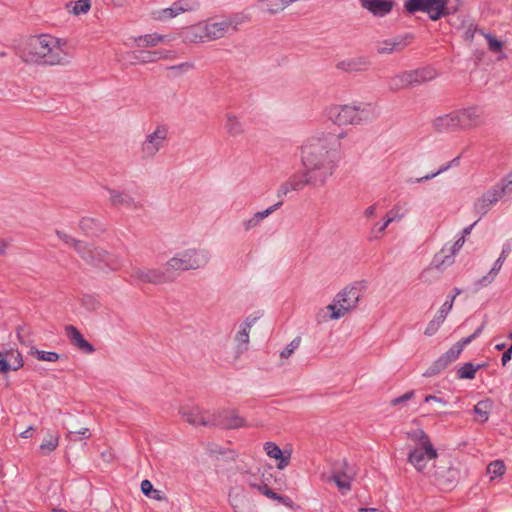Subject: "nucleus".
Listing matches in <instances>:
<instances>
[{
  "label": "nucleus",
  "mask_w": 512,
  "mask_h": 512,
  "mask_svg": "<svg viewBox=\"0 0 512 512\" xmlns=\"http://www.w3.org/2000/svg\"><path fill=\"white\" fill-rule=\"evenodd\" d=\"M354 475V469L346 460H342L334 464L331 479L336 483L340 490L348 491L351 489V481L353 480Z\"/></svg>",
  "instance_id": "obj_13"
},
{
  "label": "nucleus",
  "mask_w": 512,
  "mask_h": 512,
  "mask_svg": "<svg viewBox=\"0 0 512 512\" xmlns=\"http://www.w3.org/2000/svg\"><path fill=\"white\" fill-rule=\"evenodd\" d=\"M511 250H512V239H508L503 244L501 254L498 258L505 261L507 256L510 254Z\"/></svg>",
  "instance_id": "obj_57"
},
{
  "label": "nucleus",
  "mask_w": 512,
  "mask_h": 512,
  "mask_svg": "<svg viewBox=\"0 0 512 512\" xmlns=\"http://www.w3.org/2000/svg\"><path fill=\"white\" fill-rule=\"evenodd\" d=\"M482 329L483 326H480L479 328L476 329V331L473 334L466 338H463L462 340L455 343L452 347H450V358H457L463 351L464 347L471 343L476 337L480 335Z\"/></svg>",
  "instance_id": "obj_32"
},
{
  "label": "nucleus",
  "mask_w": 512,
  "mask_h": 512,
  "mask_svg": "<svg viewBox=\"0 0 512 512\" xmlns=\"http://www.w3.org/2000/svg\"><path fill=\"white\" fill-rule=\"evenodd\" d=\"M446 3L447 0H406L404 8L409 14L427 13L432 21H436L447 14Z\"/></svg>",
  "instance_id": "obj_7"
},
{
  "label": "nucleus",
  "mask_w": 512,
  "mask_h": 512,
  "mask_svg": "<svg viewBox=\"0 0 512 512\" xmlns=\"http://www.w3.org/2000/svg\"><path fill=\"white\" fill-rule=\"evenodd\" d=\"M82 305L89 311H94L100 306L99 301L93 295L85 294L81 299Z\"/></svg>",
  "instance_id": "obj_45"
},
{
  "label": "nucleus",
  "mask_w": 512,
  "mask_h": 512,
  "mask_svg": "<svg viewBox=\"0 0 512 512\" xmlns=\"http://www.w3.org/2000/svg\"><path fill=\"white\" fill-rule=\"evenodd\" d=\"M142 493L149 498L161 501L165 499V496L163 495L162 491L154 489L153 484L145 479L141 482L140 485Z\"/></svg>",
  "instance_id": "obj_38"
},
{
  "label": "nucleus",
  "mask_w": 512,
  "mask_h": 512,
  "mask_svg": "<svg viewBox=\"0 0 512 512\" xmlns=\"http://www.w3.org/2000/svg\"><path fill=\"white\" fill-rule=\"evenodd\" d=\"M29 355L34 356L39 361L56 362L62 358V355L54 351H43L32 346L28 352Z\"/></svg>",
  "instance_id": "obj_35"
},
{
  "label": "nucleus",
  "mask_w": 512,
  "mask_h": 512,
  "mask_svg": "<svg viewBox=\"0 0 512 512\" xmlns=\"http://www.w3.org/2000/svg\"><path fill=\"white\" fill-rule=\"evenodd\" d=\"M132 277L143 283L159 285L173 282L176 278V275L169 271L168 267L165 266L164 269L135 268L133 270Z\"/></svg>",
  "instance_id": "obj_9"
},
{
  "label": "nucleus",
  "mask_w": 512,
  "mask_h": 512,
  "mask_svg": "<svg viewBox=\"0 0 512 512\" xmlns=\"http://www.w3.org/2000/svg\"><path fill=\"white\" fill-rule=\"evenodd\" d=\"M254 486L259 490V492H261L266 497L273 499V500H276L278 498L279 494L276 493L275 491H273L271 488H269L266 484L254 485Z\"/></svg>",
  "instance_id": "obj_52"
},
{
  "label": "nucleus",
  "mask_w": 512,
  "mask_h": 512,
  "mask_svg": "<svg viewBox=\"0 0 512 512\" xmlns=\"http://www.w3.org/2000/svg\"><path fill=\"white\" fill-rule=\"evenodd\" d=\"M459 28L465 29L464 31V39L467 41H471L475 35V33L479 34V28L471 21L469 17H465L462 20V24Z\"/></svg>",
  "instance_id": "obj_42"
},
{
  "label": "nucleus",
  "mask_w": 512,
  "mask_h": 512,
  "mask_svg": "<svg viewBox=\"0 0 512 512\" xmlns=\"http://www.w3.org/2000/svg\"><path fill=\"white\" fill-rule=\"evenodd\" d=\"M505 261H503L502 259H497L491 270L489 271V273L485 276H483V278L481 279V283L483 284H487V283H491L494 279V277L498 274V272L501 270L502 268V265Z\"/></svg>",
  "instance_id": "obj_44"
},
{
  "label": "nucleus",
  "mask_w": 512,
  "mask_h": 512,
  "mask_svg": "<svg viewBox=\"0 0 512 512\" xmlns=\"http://www.w3.org/2000/svg\"><path fill=\"white\" fill-rule=\"evenodd\" d=\"M482 123V112L475 107L457 110L450 115V126L453 127L471 129L480 126Z\"/></svg>",
  "instance_id": "obj_8"
},
{
  "label": "nucleus",
  "mask_w": 512,
  "mask_h": 512,
  "mask_svg": "<svg viewBox=\"0 0 512 512\" xmlns=\"http://www.w3.org/2000/svg\"><path fill=\"white\" fill-rule=\"evenodd\" d=\"M59 444V435H49L47 439H44L40 445V450L44 455L54 451Z\"/></svg>",
  "instance_id": "obj_43"
},
{
  "label": "nucleus",
  "mask_w": 512,
  "mask_h": 512,
  "mask_svg": "<svg viewBox=\"0 0 512 512\" xmlns=\"http://www.w3.org/2000/svg\"><path fill=\"white\" fill-rule=\"evenodd\" d=\"M499 189L500 192H512V172L501 181Z\"/></svg>",
  "instance_id": "obj_54"
},
{
  "label": "nucleus",
  "mask_w": 512,
  "mask_h": 512,
  "mask_svg": "<svg viewBox=\"0 0 512 512\" xmlns=\"http://www.w3.org/2000/svg\"><path fill=\"white\" fill-rule=\"evenodd\" d=\"M264 450L270 458L278 460L277 468L279 470H283L288 466L291 458L290 451L281 450L274 442H266L264 444Z\"/></svg>",
  "instance_id": "obj_21"
},
{
  "label": "nucleus",
  "mask_w": 512,
  "mask_h": 512,
  "mask_svg": "<svg viewBox=\"0 0 512 512\" xmlns=\"http://www.w3.org/2000/svg\"><path fill=\"white\" fill-rule=\"evenodd\" d=\"M448 366V352L442 354L424 373V377H432Z\"/></svg>",
  "instance_id": "obj_36"
},
{
  "label": "nucleus",
  "mask_w": 512,
  "mask_h": 512,
  "mask_svg": "<svg viewBox=\"0 0 512 512\" xmlns=\"http://www.w3.org/2000/svg\"><path fill=\"white\" fill-rule=\"evenodd\" d=\"M413 396H414V391L413 390L408 391V392L404 393L403 395L392 399L391 404L393 406L399 405L401 403H404V402L412 399Z\"/></svg>",
  "instance_id": "obj_55"
},
{
  "label": "nucleus",
  "mask_w": 512,
  "mask_h": 512,
  "mask_svg": "<svg viewBox=\"0 0 512 512\" xmlns=\"http://www.w3.org/2000/svg\"><path fill=\"white\" fill-rule=\"evenodd\" d=\"M371 61L366 56H357L342 60L336 64L337 69L352 73L365 72L369 69Z\"/></svg>",
  "instance_id": "obj_18"
},
{
  "label": "nucleus",
  "mask_w": 512,
  "mask_h": 512,
  "mask_svg": "<svg viewBox=\"0 0 512 512\" xmlns=\"http://www.w3.org/2000/svg\"><path fill=\"white\" fill-rule=\"evenodd\" d=\"M213 426L236 429L245 426V421L235 410H223L213 414Z\"/></svg>",
  "instance_id": "obj_14"
},
{
  "label": "nucleus",
  "mask_w": 512,
  "mask_h": 512,
  "mask_svg": "<svg viewBox=\"0 0 512 512\" xmlns=\"http://www.w3.org/2000/svg\"><path fill=\"white\" fill-rule=\"evenodd\" d=\"M184 41L187 43H200L206 39L204 26L201 24L193 25L183 32Z\"/></svg>",
  "instance_id": "obj_29"
},
{
  "label": "nucleus",
  "mask_w": 512,
  "mask_h": 512,
  "mask_svg": "<svg viewBox=\"0 0 512 512\" xmlns=\"http://www.w3.org/2000/svg\"><path fill=\"white\" fill-rule=\"evenodd\" d=\"M226 131L230 136L236 137L244 133V127L239 118L233 114L226 116Z\"/></svg>",
  "instance_id": "obj_34"
},
{
  "label": "nucleus",
  "mask_w": 512,
  "mask_h": 512,
  "mask_svg": "<svg viewBox=\"0 0 512 512\" xmlns=\"http://www.w3.org/2000/svg\"><path fill=\"white\" fill-rule=\"evenodd\" d=\"M448 301L444 302L438 311V315L429 322L427 328L425 329V334L427 336H432L439 329L440 325L444 322L446 315L448 313L447 309Z\"/></svg>",
  "instance_id": "obj_31"
},
{
  "label": "nucleus",
  "mask_w": 512,
  "mask_h": 512,
  "mask_svg": "<svg viewBox=\"0 0 512 512\" xmlns=\"http://www.w3.org/2000/svg\"><path fill=\"white\" fill-rule=\"evenodd\" d=\"M91 8L90 0H78L74 2L72 12L75 15L86 14Z\"/></svg>",
  "instance_id": "obj_46"
},
{
  "label": "nucleus",
  "mask_w": 512,
  "mask_h": 512,
  "mask_svg": "<svg viewBox=\"0 0 512 512\" xmlns=\"http://www.w3.org/2000/svg\"><path fill=\"white\" fill-rule=\"evenodd\" d=\"M479 34L483 36L487 40L488 49L492 53H499V60L505 59L506 55L502 53L504 42L498 40L491 33L485 32L484 30H479Z\"/></svg>",
  "instance_id": "obj_30"
},
{
  "label": "nucleus",
  "mask_w": 512,
  "mask_h": 512,
  "mask_svg": "<svg viewBox=\"0 0 512 512\" xmlns=\"http://www.w3.org/2000/svg\"><path fill=\"white\" fill-rule=\"evenodd\" d=\"M65 334L69 339L70 344L75 348L81 350L85 354H92L95 352L94 346L84 338L75 326L66 325Z\"/></svg>",
  "instance_id": "obj_17"
},
{
  "label": "nucleus",
  "mask_w": 512,
  "mask_h": 512,
  "mask_svg": "<svg viewBox=\"0 0 512 512\" xmlns=\"http://www.w3.org/2000/svg\"><path fill=\"white\" fill-rule=\"evenodd\" d=\"M198 7L195 0H177L171 7L153 12V18L156 20H169L181 13L190 12Z\"/></svg>",
  "instance_id": "obj_12"
},
{
  "label": "nucleus",
  "mask_w": 512,
  "mask_h": 512,
  "mask_svg": "<svg viewBox=\"0 0 512 512\" xmlns=\"http://www.w3.org/2000/svg\"><path fill=\"white\" fill-rule=\"evenodd\" d=\"M364 289V282H355L340 291L334 299V304L327 306V309L331 312L329 318L337 320L355 308L362 297Z\"/></svg>",
  "instance_id": "obj_3"
},
{
  "label": "nucleus",
  "mask_w": 512,
  "mask_h": 512,
  "mask_svg": "<svg viewBox=\"0 0 512 512\" xmlns=\"http://www.w3.org/2000/svg\"><path fill=\"white\" fill-rule=\"evenodd\" d=\"M281 205H282V201H278L277 203L273 204L272 206L268 207L267 209L255 213L254 217L257 219L258 222H260L264 218L269 216L272 212H274L276 209H278Z\"/></svg>",
  "instance_id": "obj_50"
},
{
  "label": "nucleus",
  "mask_w": 512,
  "mask_h": 512,
  "mask_svg": "<svg viewBox=\"0 0 512 512\" xmlns=\"http://www.w3.org/2000/svg\"><path fill=\"white\" fill-rule=\"evenodd\" d=\"M65 46L63 39L48 34L33 35L18 47L17 53L27 64L65 66L70 62Z\"/></svg>",
  "instance_id": "obj_2"
},
{
  "label": "nucleus",
  "mask_w": 512,
  "mask_h": 512,
  "mask_svg": "<svg viewBox=\"0 0 512 512\" xmlns=\"http://www.w3.org/2000/svg\"><path fill=\"white\" fill-rule=\"evenodd\" d=\"M344 133L318 132L301 146V160L306 173L292 176L283 186L282 192L317 189L331 176L338 160L340 139Z\"/></svg>",
  "instance_id": "obj_1"
},
{
  "label": "nucleus",
  "mask_w": 512,
  "mask_h": 512,
  "mask_svg": "<svg viewBox=\"0 0 512 512\" xmlns=\"http://www.w3.org/2000/svg\"><path fill=\"white\" fill-rule=\"evenodd\" d=\"M56 235L58 236L59 239L64 241L66 244L72 245L75 250H76V244H82L83 243L82 241H79V240L73 238L72 236L66 234L65 232H62V231H59V230H56Z\"/></svg>",
  "instance_id": "obj_51"
},
{
  "label": "nucleus",
  "mask_w": 512,
  "mask_h": 512,
  "mask_svg": "<svg viewBox=\"0 0 512 512\" xmlns=\"http://www.w3.org/2000/svg\"><path fill=\"white\" fill-rule=\"evenodd\" d=\"M80 229L85 235L98 237L105 231V225L99 218L83 217L79 223Z\"/></svg>",
  "instance_id": "obj_23"
},
{
  "label": "nucleus",
  "mask_w": 512,
  "mask_h": 512,
  "mask_svg": "<svg viewBox=\"0 0 512 512\" xmlns=\"http://www.w3.org/2000/svg\"><path fill=\"white\" fill-rule=\"evenodd\" d=\"M448 259V254L445 253L444 248L437 253L431 261L429 267L421 274V279L428 280L429 276L434 272H443L445 270L444 264Z\"/></svg>",
  "instance_id": "obj_25"
},
{
  "label": "nucleus",
  "mask_w": 512,
  "mask_h": 512,
  "mask_svg": "<svg viewBox=\"0 0 512 512\" xmlns=\"http://www.w3.org/2000/svg\"><path fill=\"white\" fill-rule=\"evenodd\" d=\"M407 437L418 443V446L425 445L426 452L428 453V460L437 457V451L433 447L428 435L422 429H415L407 432Z\"/></svg>",
  "instance_id": "obj_24"
},
{
  "label": "nucleus",
  "mask_w": 512,
  "mask_h": 512,
  "mask_svg": "<svg viewBox=\"0 0 512 512\" xmlns=\"http://www.w3.org/2000/svg\"><path fill=\"white\" fill-rule=\"evenodd\" d=\"M492 409V402L489 399L479 401L474 406V413L479 416L481 422H486L489 419L490 411Z\"/></svg>",
  "instance_id": "obj_37"
},
{
  "label": "nucleus",
  "mask_w": 512,
  "mask_h": 512,
  "mask_svg": "<svg viewBox=\"0 0 512 512\" xmlns=\"http://www.w3.org/2000/svg\"><path fill=\"white\" fill-rule=\"evenodd\" d=\"M76 252L87 264L102 268L104 249L83 242L76 244Z\"/></svg>",
  "instance_id": "obj_15"
},
{
  "label": "nucleus",
  "mask_w": 512,
  "mask_h": 512,
  "mask_svg": "<svg viewBox=\"0 0 512 512\" xmlns=\"http://www.w3.org/2000/svg\"><path fill=\"white\" fill-rule=\"evenodd\" d=\"M506 471V466L502 460H494L487 466L486 472L490 476V480L502 477Z\"/></svg>",
  "instance_id": "obj_39"
},
{
  "label": "nucleus",
  "mask_w": 512,
  "mask_h": 512,
  "mask_svg": "<svg viewBox=\"0 0 512 512\" xmlns=\"http://www.w3.org/2000/svg\"><path fill=\"white\" fill-rule=\"evenodd\" d=\"M78 435L80 436V439H88L91 436L88 428H82L78 431H69L66 438L69 441H77Z\"/></svg>",
  "instance_id": "obj_48"
},
{
  "label": "nucleus",
  "mask_w": 512,
  "mask_h": 512,
  "mask_svg": "<svg viewBox=\"0 0 512 512\" xmlns=\"http://www.w3.org/2000/svg\"><path fill=\"white\" fill-rule=\"evenodd\" d=\"M193 68H194V65L190 62H184L179 65H174V66L168 67L169 70L178 71V72H187L188 70L193 69Z\"/></svg>",
  "instance_id": "obj_58"
},
{
  "label": "nucleus",
  "mask_w": 512,
  "mask_h": 512,
  "mask_svg": "<svg viewBox=\"0 0 512 512\" xmlns=\"http://www.w3.org/2000/svg\"><path fill=\"white\" fill-rule=\"evenodd\" d=\"M466 4V0H450V14L461 11Z\"/></svg>",
  "instance_id": "obj_59"
},
{
  "label": "nucleus",
  "mask_w": 512,
  "mask_h": 512,
  "mask_svg": "<svg viewBox=\"0 0 512 512\" xmlns=\"http://www.w3.org/2000/svg\"><path fill=\"white\" fill-rule=\"evenodd\" d=\"M167 136L168 129L165 126H158L152 133L148 134L141 146L142 158H153L163 147Z\"/></svg>",
  "instance_id": "obj_11"
},
{
  "label": "nucleus",
  "mask_w": 512,
  "mask_h": 512,
  "mask_svg": "<svg viewBox=\"0 0 512 512\" xmlns=\"http://www.w3.org/2000/svg\"><path fill=\"white\" fill-rule=\"evenodd\" d=\"M437 75L436 70L431 66L404 71L390 79L389 88L398 91L415 87L435 79Z\"/></svg>",
  "instance_id": "obj_5"
},
{
  "label": "nucleus",
  "mask_w": 512,
  "mask_h": 512,
  "mask_svg": "<svg viewBox=\"0 0 512 512\" xmlns=\"http://www.w3.org/2000/svg\"><path fill=\"white\" fill-rule=\"evenodd\" d=\"M210 252L206 249H187L170 258L165 266L173 272L196 270L205 267L210 260Z\"/></svg>",
  "instance_id": "obj_4"
},
{
  "label": "nucleus",
  "mask_w": 512,
  "mask_h": 512,
  "mask_svg": "<svg viewBox=\"0 0 512 512\" xmlns=\"http://www.w3.org/2000/svg\"><path fill=\"white\" fill-rule=\"evenodd\" d=\"M24 365V361H23V358H22V355L21 353L17 352V355L13 361V364H11V370H18L20 368H22Z\"/></svg>",
  "instance_id": "obj_62"
},
{
  "label": "nucleus",
  "mask_w": 512,
  "mask_h": 512,
  "mask_svg": "<svg viewBox=\"0 0 512 512\" xmlns=\"http://www.w3.org/2000/svg\"><path fill=\"white\" fill-rule=\"evenodd\" d=\"M362 8L376 17H384L389 14L394 6L392 0H360Z\"/></svg>",
  "instance_id": "obj_20"
},
{
  "label": "nucleus",
  "mask_w": 512,
  "mask_h": 512,
  "mask_svg": "<svg viewBox=\"0 0 512 512\" xmlns=\"http://www.w3.org/2000/svg\"><path fill=\"white\" fill-rule=\"evenodd\" d=\"M486 365L485 364H477V365H474L473 363L471 362H466L460 366H456L454 368L455 370V374H456V377L460 380H463V379H474L475 378V375H476V372L485 367Z\"/></svg>",
  "instance_id": "obj_28"
},
{
  "label": "nucleus",
  "mask_w": 512,
  "mask_h": 512,
  "mask_svg": "<svg viewBox=\"0 0 512 512\" xmlns=\"http://www.w3.org/2000/svg\"><path fill=\"white\" fill-rule=\"evenodd\" d=\"M102 268L101 269H109V270H117L121 266V260L118 256L111 254L104 250V255L102 256Z\"/></svg>",
  "instance_id": "obj_41"
},
{
  "label": "nucleus",
  "mask_w": 512,
  "mask_h": 512,
  "mask_svg": "<svg viewBox=\"0 0 512 512\" xmlns=\"http://www.w3.org/2000/svg\"><path fill=\"white\" fill-rule=\"evenodd\" d=\"M413 36L406 34L404 36H398L394 39L383 41L377 48L378 54H391L393 52L402 51L406 46L409 45Z\"/></svg>",
  "instance_id": "obj_19"
},
{
  "label": "nucleus",
  "mask_w": 512,
  "mask_h": 512,
  "mask_svg": "<svg viewBox=\"0 0 512 512\" xmlns=\"http://www.w3.org/2000/svg\"><path fill=\"white\" fill-rule=\"evenodd\" d=\"M448 168V166H445V165H442L440 166L438 169L436 170H432L430 172H427L425 174H419L416 178H415V182H422L424 180H429L435 176H437L438 174H440L441 172L445 171L446 169Z\"/></svg>",
  "instance_id": "obj_49"
},
{
  "label": "nucleus",
  "mask_w": 512,
  "mask_h": 512,
  "mask_svg": "<svg viewBox=\"0 0 512 512\" xmlns=\"http://www.w3.org/2000/svg\"><path fill=\"white\" fill-rule=\"evenodd\" d=\"M426 459H428V453L425 445L417 446L408 453V461L417 471H422L426 467Z\"/></svg>",
  "instance_id": "obj_26"
},
{
  "label": "nucleus",
  "mask_w": 512,
  "mask_h": 512,
  "mask_svg": "<svg viewBox=\"0 0 512 512\" xmlns=\"http://www.w3.org/2000/svg\"><path fill=\"white\" fill-rule=\"evenodd\" d=\"M163 41H164V36L158 35L156 33L140 36L139 38L136 39L137 45L139 47H153Z\"/></svg>",
  "instance_id": "obj_40"
},
{
  "label": "nucleus",
  "mask_w": 512,
  "mask_h": 512,
  "mask_svg": "<svg viewBox=\"0 0 512 512\" xmlns=\"http://www.w3.org/2000/svg\"><path fill=\"white\" fill-rule=\"evenodd\" d=\"M168 57V52L164 50L148 51L140 50L132 53L131 63L136 64H147L153 63L160 59Z\"/></svg>",
  "instance_id": "obj_22"
},
{
  "label": "nucleus",
  "mask_w": 512,
  "mask_h": 512,
  "mask_svg": "<svg viewBox=\"0 0 512 512\" xmlns=\"http://www.w3.org/2000/svg\"><path fill=\"white\" fill-rule=\"evenodd\" d=\"M179 414L191 425L213 426V415L209 418L205 417L197 406H183Z\"/></svg>",
  "instance_id": "obj_16"
},
{
  "label": "nucleus",
  "mask_w": 512,
  "mask_h": 512,
  "mask_svg": "<svg viewBox=\"0 0 512 512\" xmlns=\"http://www.w3.org/2000/svg\"><path fill=\"white\" fill-rule=\"evenodd\" d=\"M329 119L337 125L359 124L368 119V113L360 106L334 105L328 109Z\"/></svg>",
  "instance_id": "obj_6"
},
{
  "label": "nucleus",
  "mask_w": 512,
  "mask_h": 512,
  "mask_svg": "<svg viewBox=\"0 0 512 512\" xmlns=\"http://www.w3.org/2000/svg\"><path fill=\"white\" fill-rule=\"evenodd\" d=\"M276 500L281 502L286 507H293V505H294V502L292 501V499L290 497H288V496H285V495H280L279 494L278 498Z\"/></svg>",
  "instance_id": "obj_64"
},
{
  "label": "nucleus",
  "mask_w": 512,
  "mask_h": 512,
  "mask_svg": "<svg viewBox=\"0 0 512 512\" xmlns=\"http://www.w3.org/2000/svg\"><path fill=\"white\" fill-rule=\"evenodd\" d=\"M110 201L115 207H124L127 209L138 207V202L135 201L130 194H111Z\"/></svg>",
  "instance_id": "obj_33"
},
{
  "label": "nucleus",
  "mask_w": 512,
  "mask_h": 512,
  "mask_svg": "<svg viewBox=\"0 0 512 512\" xmlns=\"http://www.w3.org/2000/svg\"><path fill=\"white\" fill-rule=\"evenodd\" d=\"M236 340L239 345H247L249 342V330L241 327L236 335Z\"/></svg>",
  "instance_id": "obj_53"
},
{
  "label": "nucleus",
  "mask_w": 512,
  "mask_h": 512,
  "mask_svg": "<svg viewBox=\"0 0 512 512\" xmlns=\"http://www.w3.org/2000/svg\"><path fill=\"white\" fill-rule=\"evenodd\" d=\"M390 223L391 219H385L383 223H376L372 228V233H376L374 238H378V234L384 232Z\"/></svg>",
  "instance_id": "obj_56"
},
{
  "label": "nucleus",
  "mask_w": 512,
  "mask_h": 512,
  "mask_svg": "<svg viewBox=\"0 0 512 512\" xmlns=\"http://www.w3.org/2000/svg\"><path fill=\"white\" fill-rule=\"evenodd\" d=\"M500 199L501 194H483L474 204L475 212L480 216L485 215Z\"/></svg>",
  "instance_id": "obj_27"
},
{
  "label": "nucleus",
  "mask_w": 512,
  "mask_h": 512,
  "mask_svg": "<svg viewBox=\"0 0 512 512\" xmlns=\"http://www.w3.org/2000/svg\"><path fill=\"white\" fill-rule=\"evenodd\" d=\"M452 469L450 468V472ZM457 477L454 474L450 473V483H452L454 480L460 481L462 479H465L468 475V469L466 467L463 468V470H457Z\"/></svg>",
  "instance_id": "obj_60"
},
{
  "label": "nucleus",
  "mask_w": 512,
  "mask_h": 512,
  "mask_svg": "<svg viewBox=\"0 0 512 512\" xmlns=\"http://www.w3.org/2000/svg\"><path fill=\"white\" fill-rule=\"evenodd\" d=\"M465 243V239H464V236H460L453 244L452 246V249H451V253L453 255H455L461 248L462 246L464 245Z\"/></svg>",
  "instance_id": "obj_63"
},
{
  "label": "nucleus",
  "mask_w": 512,
  "mask_h": 512,
  "mask_svg": "<svg viewBox=\"0 0 512 512\" xmlns=\"http://www.w3.org/2000/svg\"><path fill=\"white\" fill-rule=\"evenodd\" d=\"M242 20L238 16L229 17L219 22H207L204 26L207 40H217L224 37L229 32L237 30Z\"/></svg>",
  "instance_id": "obj_10"
},
{
  "label": "nucleus",
  "mask_w": 512,
  "mask_h": 512,
  "mask_svg": "<svg viewBox=\"0 0 512 512\" xmlns=\"http://www.w3.org/2000/svg\"><path fill=\"white\" fill-rule=\"evenodd\" d=\"M301 343V337L297 336L295 337L280 353V356L282 358H288L290 357L293 352L300 346Z\"/></svg>",
  "instance_id": "obj_47"
},
{
  "label": "nucleus",
  "mask_w": 512,
  "mask_h": 512,
  "mask_svg": "<svg viewBox=\"0 0 512 512\" xmlns=\"http://www.w3.org/2000/svg\"><path fill=\"white\" fill-rule=\"evenodd\" d=\"M11 370V364L4 358V353L0 352V373L5 374Z\"/></svg>",
  "instance_id": "obj_61"
}]
</instances>
